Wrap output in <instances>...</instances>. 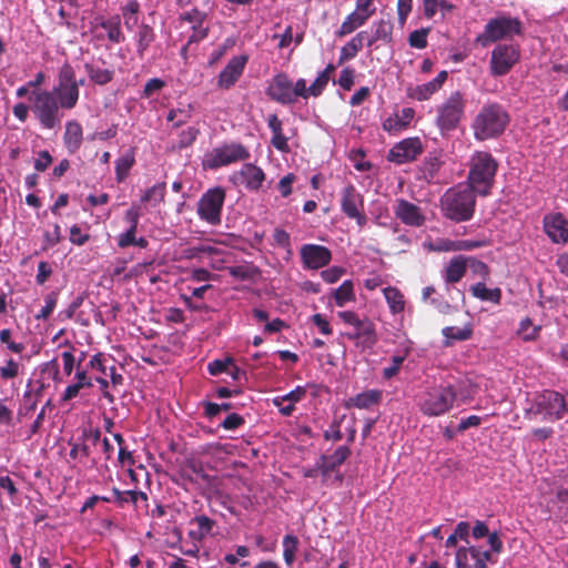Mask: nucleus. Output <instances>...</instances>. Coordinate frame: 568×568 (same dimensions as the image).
I'll return each mask as SVG.
<instances>
[{"label": "nucleus", "instance_id": "obj_1", "mask_svg": "<svg viewBox=\"0 0 568 568\" xmlns=\"http://www.w3.org/2000/svg\"><path fill=\"white\" fill-rule=\"evenodd\" d=\"M509 121V113L501 104L497 102L486 103L473 119L474 138L480 142L496 139L505 132Z\"/></svg>", "mask_w": 568, "mask_h": 568}, {"label": "nucleus", "instance_id": "obj_2", "mask_svg": "<svg viewBox=\"0 0 568 568\" xmlns=\"http://www.w3.org/2000/svg\"><path fill=\"white\" fill-rule=\"evenodd\" d=\"M476 194L463 183L448 189L440 197L443 215L456 223L471 220L476 207Z\"/></svg>", "mask_w": 568, "mask_h": 568}, {"label": "nucleus", "instance_id": "obj_3", "mask_svg": "<svg viewBox=\"0 0 568 568\" xmlns=\"http://www.w3.org/2000/svg\"><path fill=\"white\" fill-rule=\"evenodd\" d=\"M498 170L497 160L485 151L475 152L469 161L467 182L465 183L479 196H488Z\"/></svg>", "mask_w": 568, "mask_h": 568}, {"label": "nucleus", "instance_id": "obj_4", "mask_svg": "<svg viewBox=\"0 0 568 568\" xmlns=\"http://www.w3.org/2000/svg\"><path fill=\"white\" fill-rule=\"evenodd\" d=\"M28 100L30 102V110L42 129L54 130L60 126L63 113L58 105L54 93L37 89L31 91Z\"/></svg>", "mask_w": 568, "mask_h": 568}, {"label": "nucleus", "instance_id": "obj_5", "mask_svg": "<svg viewBox=\"0 0 568 568\" xmlns=\"http://www.w3.org/2000/svg\"><path fill=\"white\" fill-rule=\"evenodd\" d=\"M523 30V22L518 18L500 14L487 21L483 32L476 37L475 42L483 48H487L493 43L521 36Z\"/></svg>", "mask_w": 568, "mask_h": 568}, {"label": "nucleus", "instance_id": "obj_6", "mask_svg": "<svg viewBox=\"0 0 568 568\" xmlns=\"http://www.w3.org/2000/svg\"><path fill=\"white\" fill-rule=\"evenodd\" d=\"M566 413V398L558 392L546 389L538 394L526 410V418L531 420L557 422Z\"/></svg>", "mask_w": 568, "mask_h": 568}, {"label": "nucleus", "instance_id": "obj_7", "mask_svg": "<svg viewBox=\"0 0 568 568\" xmlns=\"http://www.w3.org/2000/svg\"><path fill=\"white\" fill-rule=\"evenodd\" d=\"M250 156V151L242 143H223L204 154L202 166L204 170H217L222 166L246 161Z\"/></svg>", "mask_w": 568, "mask_h": 568}, {"label": "nucleus", "instance_id": "obj_8", "mask_svg": "<svg viewBox=\"0 0 568 568\" xmlns=\"http://www.w3.org/2000/svg\"><path fill=\"white\" fill-rule=\"evenodd\" d=\"M465 108L466 101L460 91L452 92L449 97L437 106L435 123L443 135L457 129L464 116Z\"/></svg>", "mask_w": 568, "mask_h": 568}, {"label": "nucleus", "instance_id": "obj_9", "mask_svg": "<svg viewBox=\"0 0 568 568\" xmlns=\"http://www.w3.org/2000/svg\"><path fill=\"white\" fill-rule=\"evenodd\" d=\"M456 398L457 392L453 385H439L427 392L419 408L426 416H442L450 410Z\"/></svg>", "mask_w": 568, "mask_h": 568}, {"label": "nucleus", "instance_id": "obj_10", "mask_svg": "<svg viewBox=\"0 0 568 568\" xmlns=\"http://www.w3.org/2000/svg\"><path fill=\"white\" fill-rule=\"evenodd\" d=\"M337 315L345 324L354 327L353 332L345 333L348 339L357 341V345L363 348H372L377 343L375 324L369 318L362 320L353 311H342Z\"/></svg>", "mask_w": 568, "mask_h": 568}, {"label": "nucleus", "instance_id": "obj_11", "mask_svg": "<svg viewBox=\"0 0 568 568\" xmlns=\"http://www.w3.org/2000/svg\"><path fill=\"white\" fill-rule=\"evenodd\" d=\"M518 43H497L491 51L489 70L493 77H504L520 61Z\"/></svg>", "mask_w": 568, "mask_h": 568}, {"label": "nucleus", "instance_id": "obj_12", "mask_svg": "<svg viewBox=\"0 0 568 568\" xmlns=\"http://www.w3.org/2000/svg\"><path fill=\"white\" fill-rule=\"evenodd\" d=\"M225 200V191L221 186L207 190L199 200L197 214L211 225L221 223V212Z\"/></svg>", "mask_w": 568, "mask_h": 568}, {"label": "nucleus", "instance_id": "obj_13", "mask_svg": "<svg viewBox=\"0 0 568 568\" xmlns=\"http://www.w3.org/2000/svg\"><path fill=\"white\" fill-rule=\"evenodd\" d=\"M341 211L349 220H355L359 227L367 224L364 196L353 184L345 185L339 196Z\"/></svg>", "mask_w": 568, "mask_h": 568}, {"label": "nucleus", "instance_id": "obj_14", "mask_svg": "<svg viewBox=\"0 0 568 568\" xmlns=\"http://www.w3.org/2000/svg\"><path fill=\"white\" fill-rule=\"evenodd\" d=\"M179 20L181 22H187L191 24V34L187 38V42L183 48V51L186 50L193 43H199L204 40L209 36L210 28L205 24L207 20V13L201 11L199 8L194 7L191 10L182 12L179 16Z\"/></svg>", "mask_w": 568, "mask_h": 568}, {"label": "nucleus", "instance_id": "obj_15", "mask_svg": "<svg viewBox=\"0 0 568 568\" xmlns=\"http://www.w3.org/2000/svg\"><path fill=\"white\" fill-rule=\"evenodd\" d=\"M424 151L419 138H407L396 143L388 152L387 160L396 164L415 161Z\"/></svg>", "mask_w": 568, "mask_h": 568}, {"label": "nucleus", "instance_id": "obj_16", "mask_svg": "<svg viewBox=\"0 0 568 568\" xmlns=\"http://www.w3.org/2000/svg\"><path fill=\"white\" fill-rule=\"evenodd\" d=\"M455 561L456 568H487V562L491 561V552L474 545L462 546L456 551Z\"/></svg>", "mask_w": 568, "mask_h": 568}, {"label": "nucleus", "instance_id": "obj_17", "mask_svg": "<svg viewBox=\"0 0 568 568\" xmlns=\"http://www.w3.org/2000/svg\"><path fill=\"white\" fill-rule=\"evenodd\" d=\"M101 440V430L92 427H87L82 429L81 436L78 438V442L69 440V445L71 446L69 456L72 459L82 460L83 458H89L91 456V445L95 446Z\"/></svg>", "mask_w": 568, "mask_h": 568}, {"label": "nucleus", "instance_id": "obj_18", "mask_svg": "<svg viewBox=\"0 0 568 568\" xmlns=\"http://www.w3.org/2000/svg\"><path fill=\"white\" fill-rule=\"evenodd\" d=\"M304 268L318 270L329 264L332 252L323 245L304 244L300 250Z\"/></svg>", "mask_w": 568, "mask_h": 568}, {"label": "nucleus", "instance_id": "obj_19", "mask_svg": "<svg viewBox=\"0 0 568 568\" xmlns=\"http://www.w3.org/2000/svg\"><path fill=\"white\" fill-rule=\"evenodd\" d=\"M393 212L396 219L408 226L420 227L426 222L423 210L405 199H397L395 201Z\"/></svg>", "mask_w": 568, "mask_h": 568}, {"label": "nucleus", "instance_id": "obj_20", "mask_svg": "<svg viewBox=\"0 0 568 568\" xmlns=\"http://www.w3.org/2000/svg\"><path fill=\"white\" fill-rule=\"evenodd\" d=\"M247 61L248 57L245 54L231 58L219 74L217 87L223 90L231 89L242 77Z\"/></svg>", "mask_w": 568, "mask_h": 568}, {"label": "nucleus", "instance_id": "obj_21", "mask_svg": "<svg viewBox=\"0 0 568 568\" xmlns=\"http://www.w3.org/2000/svg\"><path fill=\"white\" fill-rule=\"evenodd\" d=\"M292 84L293 82L286 73H277L273 77L268 88L266 89V94L271 100L281 104H292Z\"/></svg>", "mask_w": 568, "mask_h": 568}, {"label": "nucleus", "instance_id": "obj_22", "mask_svg": "<svg viewBox=\"0 0 568 568\" xmlns=\"http://www.w3.org/2000/svg\"><path fill=\"white\" fill-rule=\"evenodd\" d=\"M351 454V448L347 445H342L333 454L322 455L318 458V468L324 480L331 473L338 471V468L347 460Z\"/></svg>", "mask_w": 568, "mask_h": 568}, {"label": "nucleus", "instance_id": "obj_23", "mask_svg": "<svg viewBox=\"0 0 568 568\" xmlns=\"http://www.w3.org/2000/svg\"><path fill=\"white\" fill-rule=\"evenodd\" d=\"M546 234L555 243L568 242V221L560 213L547 215L544 219Z\"/></svg>", "mask_w": 568, "mask_h": 568}, {"label": "nucleus", "instance_id": "obj_24", "mask_svg": "<svg viewBox=\"0 0 568 568\" xmlns=\"http://www.w3.org/2000/svg\"><path fill=\"white\" fill-rule=\"evenodd\" d=\"M54 93L58 105L61 110H72L78 104L80 98L79 84L54 85L50 91Z\"/></svg>", "mask_w": 568, "mask_h": 568}, {"label": "nucleus", "instance_id": "obj_25", "mask_svg": "<svg viewBox=\"0 0 568 568\" xmlns=\"http://www.w3.org/2000/svg\"><path fill=\"white\" fill-rule=\"evenodd\" d=\"M467 272V256L457 255L449 260L442 272L446 284H455L463 280Z\"/></svg>", "mask_w": 568, "mask_h": 568}, {"label": "nucleus", "instance_id": "obj_26", "mask_svg": "<svg viewBox=\"0 0 568 568\" xmlns=\"http://www.w3.org/2000/svg\"><path fill=\"white\" fill-rule=\"evenodd\" d=\"M372 34L367 38L366 47L372 48L377 42H383L385 44L393 43V30L394 24L389 19H379L375 21L372 26Z\"/></svg>", "mask_w": 568, "mask_h": 568}, {"label": "nucleus", "instance_id": "obj_27", "mask_svg": "<svg viewBox=\"0 0 568 568\" xmlns=\"http://www.w3.org/2000/svg\"><path fill=\"white\" fill-rule=\"evenodd\" d=\"M383 399V392L381 389H367L353 397H351L345 406L347 408L355 407L358 409H369L373 406L379 405Z\"/></svg>", "mask_w": 568, "mask_h": 568}, {"label": "nucleus", "instance_id": "obj_28", "mask_svg": "<svg viewBox=\"0 0 568 568\" xmlns=\"http://www.w3.org/2000/svg\"><path fill=\"white\" fill-rule=\"evenodd\" d=\"M83 130L78 121H68L65 124V132L63 135V142L70 153H75L82 144Z\"/></svg>", "mask_w": 568, "mask_h": 568}, {"label": "nucleus", "instance_id": "obj_29", "mask_svg": "<svg viewBox=\"0 0 568 568\" xmlns=\"http://www.w3.org/2000/svg\"><path fill=\"white\" fill-rule=\"evenodd\" d=\"M31 383L28 384V389L23 393L21 404L17 412L18 420L29 416L37 407L40 400L44 385L41 384L37 390L29 389Z\"/></svg>", "mask_w": 568, "mask_h": 568}, {"label": "nucleus", "instance_id": "obj_30", "mask_svg": "<svg viewBox=\"0 0 568 568\" xmlns=\"http://www.w3.org/2000/svg\"><path fill=\"white\" fill-rule=\"evenodd\" d=\"M240 175L243 178V183L246 189L251 191H257L265 180L263 170L252 163L244 164L240 171Z\"/></svg>", "mask_w": 568, "mask_h": 568}, {"label": "nucleus", "instance_id": "obj_31", "mask_svg": "<svg viewBox=\"0 0 568 568\" xmlns=\"http://www.w3.org/2000/svg\"><path fill=\"white\" fill-rule=\"evenodd\" d=\"M99 26L106 31V38L111 43L118 44L125 40L120 14H113L106 19L102 18Z\"/></svg>", "mask_w": 568, "mask_h": 568}, {"label": "nucleus", "instance_id": "obj_32", "mask_svg": "<svg viewBox=\"0 0 568 568\" xmlns=\"http://www.w3.org/2000/svg\"><path fill=\"white\" fill-rule=\"evenodd\" d=\"M134 39L136 42V54L140 59H143L146 50L155 40V32L151 26L141 23L138 26Z\"/></svg>", "mask_w": 568, "mask_h": 568}, {"label": "nucleus", "instance_id": "obj_33", "mask_svg": "<svg viewBox=\"0 0 568 568\" xmlns=\"http://www.w3.org/2000/svg\"><path fill=\"white\" fill-rule=\"evenodd\" d=\"M442 334L445 337L443 345L445 347H450L454 342H464L471 338L473 326L470 324H467L464 327L446 326L442 329Z\"/></svg>", "mask_w": 568, "mask_h": 568}, {"label": "nucleus", "instance_id": "obj_34", "mask_svg": "<svg viewBox=\"0 0 568 568\" xmlns=\"http://www.w3.org/2000/svg\"><path fill=\"white\" fill-rule=\"evenodd\" d=\"M368 19H369V17H367L366 13H361L356 10L353 11L342 22V24L337 31V36L345 37L347 34L354 32L355 30H357L358 28L364 26Z\"/></svg>", "mask_w": 568, "mask_h": 568}, {"label": "nucleus", "instance_id": "obj_35", "mask_svg": "<svg viewBox=\"0 0 568 568\" xmlns=\"http://www.w3.org/2000/svg\"><path fill=\"white\" fill-rule=\"evenodd\" d=\"M227 273L240 281H254L261 275V271L252 263L234 265L226 267Z\"/></svg>", "mask_w": 568, "mask_h": 568}, {"label": "nucleus", "instance_id": "obj_36", "mask_svg": "<svg viewBox=\"0 0 568 568\" xmlns=\"http://www.w3.org/2000/svg\"><path fill=\"white\" fill-rule=\"evenodd\" d=\"M140 9L141 7L138 0H130L120 8L124 26L129 31L139 26Z\"/></svg>", "mask_w": 568, "mask_h": 568}, {"label": "nucleus", "instance_id": "obj_37", "mask_svg": "<svg viewBox=\"0 0 568 568\" xmlns=\"http://www.w3.org/2000/svg\"><path fill=\"white\" fill-rule=\"evenodd\" d=\"M84 70L91 82L98 85H105L114 78V71L111 69H102L92 63H85Z\"/></svg>", "mask_w": 568, "mask_h": 568}, {"label": "nucleus", "instance_id": "obj_38", "mask_svg": "<svg viewBox=\"0 0 568 568\" xmlns=\"http://www.w3.org/2000/svg\"><path fill=\"white\" fill-rule=\"evenodd\" d=\"M471 294L480 301H488L496 305L501 302V290L499 287L487 288L484 282L476 283L470 287Z\"/></svg>", "mask_w": 568, "mask_h": 568}, {"label": "nucleus", "instance_id": "obj_39", "mask_svg": "<svg viewBox=\"0 0 568 568\" xmlns=\"http://www.w3.org/2000/svg\"><path fill=\"white\" fill-rule=\"evenodd\" d=\"M332 294L338 307H344L347 303L356 300L354 284L351 280L344 281Z\"/></svg>", "mask_w": 568, "mask_h": 568}, {"label": "nucleus", "instance_id": "obj_40", "mask_svg": "<svg viewBox=\"0 0 568 568\" xmlns=\"http://www.w3.org/2000/svg\"><path fill=\"white\" fill-rule=\"evenodd\" d=\"M192 523H195L197 528L190 530L189 536L196 541H201L210 535L215 525V521L205 515L194 517Z\"/></svg>", "mask_w": 568, "mask_h": 568}, {"label": "nucleus", "instance_id": "obj_41", "mask_svg": "<svg viewBox=\"0 0 568 568\" xmlns=\"http://www.w3.org/2000/svg\"><path fill=\"white\" fill-rule=\"evenodd\" d=\"M134 163L135 156L133 149H130L115 161V179L119 183L123 182L128 178Z\"/></svg>", "mask_w": 568, "mask_h": 568}, {"label": "nucleus", "instance_id": "obj_42", "mask_svg": "<svg viewBox=\"0 0 568 568\" xmlns=\"http://www.w3.org/2000/svg\"><path fill=\"white\" fill-rule=\"evenodd\" d=\"M384 297L393 314L402 313L405 308L404 295L394 286H388L383 290Z\"/></svg>", "mask_w": 568, "mask_h": 568}, {"label": "nucleus", "instance_id": "obj_43", "mask_svg": "<svg viewBox=\"0 0 568 568\" xmlns=\"http://www.w3.org/2000/svg\"><path fill=\"white\" fill-rule=\"evenodd\" d=\"M423 4L424 14L427 19H432L438 11L445 17L447 12L455 9V6L448 0H423Z\"/></svg>", "mask_w": 568, "mask_h": 568}, {"label": "nucleus", "instance_id": "obj_44", "mask_svg": "<svg viewBox=\"0 0 568 568\" xmlns=\"http://www.w3.org/2000/svg\"><path fill=\"white\" fill-rule=\"evenodd\" d=\"M113 501L116 503L120 507H123L126 503H132L136 505L139 499L146 500V494L138 490H125L121 491L119 488H112Z\"/></svg>", "mask_w": 568, "mask_h": 568}, {"label": "nucleus", "instance_id": "obj_45", "mask_svg": "<svg viewBox=\"0 0 568 568\" xmlns=\"http://www.w3.org/2000/svg\"><path fill=\"white\" fill-rule=\"evenodd\" d=\"M283 559L286 566H292L298 549V538L294 535H285L283 537Z\"/></svg>", "mask_w": 568, "mask_h": 568}, {"label": "nucleus", "instance_id": "obj_46", "mask_svg": "<svg viewBox=\"0 0 568 568\" xmlns=\"http://www.w3.org/2000/svg\"><path fill=\"white\" fill-rule=\"evenodd\" d=\"M166 184L164 182L154 184L148 189L141 197V202L151 203L153 206L164 201Z\"/></svg>", "mask_w": 568, "mask_h": 568}, {"label": "nucleus", "instance_id": "obj_47", "mask_svg": "<svg viewBox=\"0 0 568 568\" xmlns=\"http://www.w3.org/2000/svg\"><path fill=\"white\" fill-rule=\"evenodd\" d=\"M335 70V67L329 63L315 79V81L311 84V93L313 97H318L322 94L324 89L326 88L331 73Z\"/></svg>", "mask_w": 568, "mask_h": 568}, {"label": "nucleus", "instance_id": "obj_48", "mask_svg": "<svg viewBox=\"0 0 568 568\" xmlns=\"http://www.w3.org/2000/svg\"><path fill=\"white\" fill-rule=\"evenodd\" d=\"M438 91V88L432 82H427L420 85H417L410 92V98L417 100V101H426L428 100L433 94H435Z\"/></svg>", "mask_w": 568, "mask_h": 568}, {"label": "nucleus", "instance_id": "obj_49", "mask_svg": "<svg viewBox=\"0 0 568 568\" xmlns=\"http://www.w3.org/2000/svg\"><path fill=\"white\" fill-rule=\"evenodd\" d=\"M467 268H469L475 276L480 277L483 281L487 280L490 274L488 265L473 256H467Z\"/></svg>", "mask_w": 568, "mask_h": 568}, {"label": "nucleus", "instance_id": "obj_50", "mask_svg": "<svg viewBox=\"0 0 568 568\" xmlns=\"http://www.w3.org/2000/svg\"><path fill=\"white\" fill-rule=\"evenodd\" d=\"M73 84H79L75 78V71L70 63H64L59 70L57 85Z\"/></svg>", "mask_w": 568, "mask_h": 568}, {"label": "nucleus", "instance_id": "obj_51", "mask_svg": "<svg viewBox=\"0 0 568 568\" xmlns=\"http://www.w3.org/2000/svg\"><path fill=\"white\" fill-rule=\"evenodd\" d=\"M428 33H429L428 28H422L418 30H414L408 36V44L415 49H425L428 44V42H427Z\"/></svg>", "mask_w": 568, "mask_h": 568}, {"label": "nucleus", "instance_id": "obj_52", "mask_svg": "<svg viewBox=\"0 0 568 568\" xmlns=\"http://www.w3.org/2000/svg\"><path fill=\"white\" fill-rule=\"evenodd\" d=\"M44 306L41 308L40 313L36 315L37 320H47L53 312L58 302V293L50 292L44 297Z\"/></svg>", "mask_w": 568, "mask_h": 568}, {"label": "nucleus", "instance_id": "obj_53", "mask_svg": "<svg viewBox=\"0 0 568 568\" xmlns=\"http://www.w3.org/2000/svg\"><path fill=\"white\" fill-rule=\"evenodd\" d=\"M539 331L540 327L534 326L529 318H525L520 322L518 334L523 337L524 341H534L537 337Z\"/></svg>", "mask_w": 568, "mask_h": 568}, {"label": "nucleus", "instance_id": "obj_54", "mask_svg": "<svg viewBox=\"0 0 568 568\" xmlns=\"http://www.w3.org/2000/svg\"><path fill=\"white\" fill-rule=\"evenodd\" d=\"M61 240H62L61 227L59 224L55 223L53 225L52 232L45 231L43 234L44 244L42 246V251H47L50 247H53L54 245L59 244L61 242Z\"/></svg>", "mask_w": 568, "mask_h": 568}, {"label": "nucleus", "instance_id": "obj_55", "mask_svg": "<svg viewBox=\"0 0 568 568\" xmlns=\"http://www.w3.org/2000/svg\"><path fill=\"white\" fill-rule=\"evenodd\" d=\"M232 364V357H226L224 359H214L207 364V371L212 376H217L222 373L229 372V367Z\"/></svg>", "mask_w": 568, "mask_h": 568}, {"label": "nucleus", "instance_id": "obj_56", "mask_svg": "<svg viewBox=\"0 0 568 568\" xmlns=\"http://www.w3.org/2000/svg\"><path fill=\"white\" fill-rule=\"evenodd\" d=\"M191 118V106L189 109H172L168 113V121H175V126L186 123Z\"/></svg>", "mask_w": 568, "mask_h": 568}, {"label": "nucleus", "instance_id": "obj_57", "mask_svg": "<svg viewBox=\"0 0 568 568\" xmlns=\"http://www.w3.org/2000/svg\"><path fill=\"white\" fill-rule=\"evenodd\" d=\"M199 135V130L194 126H189L180 133L179 148L185 149L193 144Z\"/></svg>", "mask_w": 568, "mask_h": 568}, {"label": "nucleus", "instance_id": "obj_58", "mask_svg": "<svg viewBox=\"0 0 568 568\" xmlns=\"http://www.w3.org/2000/svg\"><path fill=\"white\" fill-rule=\"evenodd\" d=\"M292 95L293 103L296 102L298 98L307 99L311 93V87H306V81L304 79H298L295 83L292 84Z\"/></svg>", "mask_w": 568, "mask_h": 568}, {"label": "nucleus", "instance_id": "obj_59", "mask_svg": "<svg viewBox=\"0 0 568 568\" xmlns=\"http://www.w3.org/2000/svg\"><path fill=\"white\" fill-rule=\"evenodd\" d=\"M355 70L347 67L339 73L338 84L343 90L349 91L354 85Z\"/></svg>", "mask_w": 568, "mask_h": 568}, {"label": "nucleus", "instance_id": "obj_60", "mask_svg": "<svg viewBox=\"0 0 568 568\" xmlns=\"http://www.w3.org/2000/svg\"><path fill=\"white\" fill-rule=\"evenodd\" d=\"M345 273V270L339 266H332L321 272V276L324 282L328 284L336 283Z\"/></svg>", "mask_w": 568, "mask_h": 568}, {"label": "nucleus", "instance_id": "obj_61", "mask_svg": "<svg viewBox=\"0 0 568 568\" xmlns=\"http://www.w3.org/2000/svg\"><path fill=\"white\" fill-rule=\"evenodd\" d=\"M341 423L342 419H335L332 422L329 429L325 430L323 434L325 440L339 442L343 439V434L341 432Z\"/></svg>", "mask_w": 568, "mask_h": 568}, {"label": "nucleus", "instance_id": "obj_62", "mask_svg": "<svg viewBox=\"0 0 568 568\" xmlns=\"http://www.w3.org/2000/svg\"><path fill=\"white\" fill-rule=\"evenodd\" d=\"M404 361H405L404 356H394L392 358V364L383 369V377L385 379H390L394 376H396L398 374Z\"/></svg>", "mask_w": 568, "mask_h": 568}, {"label": "nucleus", "instance_id": "obj_63", "mask_svg": "<svg viewBox=\"0 0 568 568\" xmlns=\"http://www.w3.org/2000/svg\"><path fill=\"white\" fill-rule=\"evenodd\" d=\"M0 375L3 379H11L19 375V364L10 358L7 361L6 365L0 367Z\"/></svg>", "mask_w": 568, "mask_h": 568}, {"label": "nucleus", "instance_id": "obj_64", "mask_svg": "<svg viewBox=\"0 0 568 568\" xmlns=\"http://www.w3.org/2000/svg\"><path fill=\"white\" fill-rule=\"evenodd\" d=\"M295 179L296 178L293 173H288L280 180L277 189L283 197H287L288 195L292 194V185Z\"/></svg>", "mask_w": 568, "mask_h": 568}]
</instances>
